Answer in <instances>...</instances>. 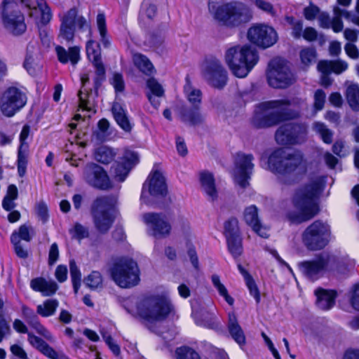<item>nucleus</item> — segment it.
<instances>
[{
    "instance_id": "nucleus-61",
    "label": "nucleus",
    "mask_w": 359,
    "mask_h": 359,
    "mask_svg": "<svg viewBox=\"0 0 359 359\" xmlns=\"http://www.w3.org/2000/svg\"><path fill=\"white\" fill-rule=\"evenodd\" d=\"M70 233L74 238L81 239L88 236V233L85 227L82 225L76 224L70 229Z\"/></svg>"
},
{
    "instance_id": "nucleus-29",
    "label": "nucleus",
    "mask_w": 359,
    "mask_h": 359,
    "mask_svg": "<svg viewBox=\"0 0 359 359\" xmlns=\"http://www.w3.org/2000/svg\"><path fill=\"white\" fill-rule=\"evenodd\" d=\"M55 52L58 60L62 64L70 62L72 65H75L81 59V48L77 46L70 47L68 50L60 46H57Z\"/></svg>"
},
{
    "instance_id": "nucleus-28",
    "label": "nucleus",
    "mask_w": 359,
    "mask_h": 359,
    "mask_svg": "<svg viewBox=\"0 0 359 359\" xmlns=\"http://www.w3.org/2000/svg\"><path fill=\"white\" fill-rule=\"evenodd\" d=\"M28 341L32 346L50 359H70L63 353H58L41 339L30 333L28 334Z\"/></svg>"
},
{
    "instance_id": "nucleus-64",
    "label": "nucleus",
    "mask_w": 359,
    "mask_h": 359,
    "mask_svg": "<svg viewBox=\"0 0 359 359\" xmlns=\"http://www.w3.org/2000/svg\"><path fill=\"white\" fill-rule=\"evenodd\" d=\"M55 276L60 283L65 281L67 278V266L65 265H59L55 269Z\"/></svg>"
},
{
    "instance_id": "nucleus-16",
    "label": "nucleus",
    "mask_w": 359,
    "mask_h": 359,
    "mask_svg": "<svg viewBox=\"0 0 359 359\" xmlns=\"http://www.w3.org/2000/svg\"><path fill=\"white\" fill-rule=\"evenodd\" d=\"M247 39L256 46L266 49L278 42V34L272 25L265 22H258L249 27Z\"/></svg>"
},
{
    "instance_id": "nucleus-3",
    "label": "nucleus",
    "mask_w": 359,
    "mask_h": 359,
    "mask_svg": "<svg viewBox=\"0 0 359 359\" xmlns=\"http://www.w3.org/2000/svg\"><path fill=\"white\" fill-rule=\"evenodd\" d=\"M224 60L234 76L245 78L258 62L259 56L249 44H231L224 51Z\"/></svg>"
},
{
    "instance_id": "nucleus-21",
    "label": "nucleus",
    "mask_w": 359,
    "mask_h": 359,
    "mask_svg": "<svg viewBox=\"0 0 359 359\" xmlns=\"http://www.w3.org/2000/svg\"><path fill=\"white\" fill-rule=\"evenodd\" d=\"M83 178L88 184L100 189H107L111 185L107 172L95 163H89L85 167Z\"/></svg>"
},
{
    "instance_id": "nucleus-50",
    "label": "nucleus",
    "mask_w": 359,
    "mask_h": 359,
    "mask_svg": "<svg viewBox=\"0 0 359 359\" xmlns=\"http://www.w3.org/2000/svg\"><path fill=\"white\" fill-rule=\"evenodd\" d=\"M314 130L318 133L325 143L330 144L332 140V133L322 123H316L313 125Z\"/></svg>"
},
{
    "instance_id": "nucleus-62",
    "label": "nucleus",
    "mask_w": 359,
    "mask_h": 359,
    "mask_svg": "<svg viewBox=\"0 0 359 359\" xmlns=\"http://www.w3.org/2000/svg\"><path fill=\"white\" fill-rule=\"evenodd\" d=\"M245 283L250 294L255 299L257 302H259L260 299L259 292L252 278L247 277Z\"/></svg>"
},
{
    "instance_id": "nucleus-8",
    "label": "nucleus",
    "mask_w": 359,
    "mask_h": 359,
    "mask_svg": "<svg viewBox=\"0 0 359 359\" xmlns=\"http://www.w3.org/2000/svg\"><path fill=\"white\" fill-rule=\"evenodd\" d=\"M1 22L5 31L14 36H21L27 30L25 15L14 0H4L1 2Z\"/></svg>"
},
{
    "instance_id": "nucleus-32",
    "label": "nucleus",
    "mask_w": 359,
    "mask_h": 359,
    "mask_svg": "<svg viewBox=\"0 0 359 359\" xmlns=\"http://www.w3.org/2000/svg\"><path fill=\"white\" fill-rule=\"evenodd\" d=\"M317 306L322 310H328L334 304L336 292L334 290H328L318 288L315 290Z\"/></svg>"
},
{
    "instance_id": "nucleus-57",
    "label": "nucleus",
    "mask_w": 359,
    "mask_h": 359,
    "mask_svg": "<svg viewBox=\"0 0 359 359\" xmlns=\"http://www.w3.org/2000/svg\"><path fill=\"white\" fill-rule=\"evenodd\" d=\"M32 233L33 230L31 227L22 225L19 228L18 231H14L12 234H16L20 241L23 240L28 242L32 238Z\"/></svg>"
},
{
    "instance_id": "nucleus-9",
    "label": "nucleus",
    "mask_w": 359,
    "mask_h": 359,
    "mask_svg": "<svg viewBox=\"0 0 359 359\" xmlns=\"http://www.w3.org/2000/svg\"><path fill=\"white\" fill-rule=\"evenodd\" d=\"M60 22L58 36L63 40L73 41L76 34L87 31L90 34V25L87 19L79 13L76 8L60 13L59 15Z\"/></svg>"
},
{
    "instance_id": "nucleus-37",
    "label": "nucleus",
    "mask_w": 359,
    "mask_h": 359,
    "mask_svg": "<svg viewBox=\"0 0 359 359\" xmlns=\"http://www.w3.org/2000/svg\"><path fill=\"white\" fill-rule=\"evenodd\" d=\"M23 313L27 318L33 319L32 321L33 327L36 331L48 340H52V335L50 332L36 320V316L32 311L29 309H24Z\"/></svg>"
},
{
    "instance_id": "nucleus-33",
    "label": "nucleus",
    "mask_w": 359,
    "mask_h": 359,
    "mask_svg": "<svg viewBox=\"0 0 359 359\" xmlns=\"http://www.w3.org/2000/svg\"><path fill=\"white\" fill-rule=\"evenodd\" d=\"M111 110L117 124L126 132H130L132 125L123 107L118 102H114Z\"/></svg>"
},
{
    "instance_id": "nucleus-15",
    "label": "nucleus",
    "mask_w": 359,
    "mask_h": 359,
    "mask_svg": "<svg viewBox=\"0 0 359 359\" xmlns=\"http://www.w3.org/2000/svg\"><path fill=\"white\" fill-rule=\"evenodd\" d=\"M167 194V185L163 173L158 170H153L144 183L141 201L147 205L156 202Z\"/></svg>"
},
{
    "instance_id": "nucleus-13",
    "label": "nucleus",
    "mask_w": 359,
    "mask_h": 359,
    "mask_svg": "<svg viewBox=\"0 0 359 359\" xmlns=\"http://www.w3.org/2000/svg\"><path fill=\"white\" fill-rule=\"evenodd\" d=\"M27 100L25 89L10 86L0 96V111L6 117H13L26 106Z\"/></svg>"
},
{
    "instance_id": "nucleus-19",
    "label": "nucleus",
    "mask_w": 359,
    "mask_h": 359,
    "mask_svg": "<svg viewBox=\"0 0 359 359\" xmlns=\"http://www.w3.org/2000/svg\"><path fill=\"white\" fill-rule=\"evenodd\" d=\"M138 162V154L134 151L126 149L123 151L118 161L111 167V175L116 181L123 182L130 170Z\"/></svg>"
},
{
    "instance_id": "nucleus-47",
    "label": "nucleus",
    "mask_w": 359,
    "mask_h": 359,
    "mask_svg": "<svg viewBox=\"0 0 359 359\" xmlns=\"http://www.w3.org/2000/svg\"><path fill=\"white\" fill-rule=\"evenodd\" d=\"M285 21L291 26V35L294 39H300L303 33V24L300 20H296L292 16H285Z\"/></svg>"
},
{
    "instance_id": "nucleus-53",
    "label": "nucleus",
    "mask_w": 359,
    "mask_h": 359,
    "mask_svg": "<svg viewBox=\"0 0 359 359\" xmlns=\"http://www.w3.org/2000/svg\"><path fill=\"white\" fill-rule=\"evenodd\" d=\"M87 286L91 288H97L102 283L101 274L97 271H93L84 280Z\"/></svg>"
},
{
    "instance_id": "nucleus-10",
    "label": "nucleus",
    "mask_w": 359,
    "mask_h": 359,
    "mask_svg": "<svg viewBox=\"0 0 359 359\" xmlns=\"http://www.w3.org/2000/svg\"><path fill=\"white\" fill-rule=\"evenodd\" d=\"M139 272L137 263L128 258L116 260L110 268L112 280L123 288L136 285L140 280Z\"/></svg>"
},
{
    "instance_id": "nucleus-45",
    "label": "nucleus",
    "mask_w": 359,
    "mask_h": 359,
    "mask_svg": "<svg viewBox=\"0 0 359 359\" xmlns=\"http://www.w3.org/2000/svg\"><path fill=\"white\" fill-rule=\"evenodd\" d=\"M156 13V8L154 5L144 1L142 4L140 13V20L146 22L147 20H151Z\"/></svg>"
},
{
    "instance_id": "nucleus-51",
    "label": "nucleus",
    "mask_w": 359,
    "mask_h": 359,
    "mask_svg": "<svg viewBox=\"0 0 359 359\" xmlns=\"http://www.w3.org/2000/svg\"><path fill=\"white\" fill-rule=\"evenodd\" d=\"M176 355L177 359H201L196 351L187 346L178 348Z\"/></svg>"
},
{
    "instance_id": "nucleus-39",
    "label": "nucleus",
    "mask_w": 359,
    "mask_h": 359,
    "mask_svg": "<svg viewBox=\"0 0 359 359\" xmlns=\"http://www.w3.org/2000/svg\"><path fill=\"white\" fill-rule=\"evenodd\" d=\"M97 27L100 36V41L103 46L107 48L110 45V41L107 36L106 18L104 14L99 13L96 18Z\"/></svg>"
},
{
    "instance_id": "nucleus-58",
    "label": "nucleus",
    "mask_w": 359,
    "mask_h": 359,
    "mask_svg": "<svg viewBox=\"0 0 359 359\" xmlns=\"http://www.w3.org/2000/svg\"><path fill=\"white\" fill-rule=\"evenodd\" d=\"M320 13V8L313 4H310L304 9V15L307 20H315L318 18Z\"/></svg>"
},
{
    "instance_id": "nucleus-22",
    "label": "nucleus",
    "mask_w": 359,
    "mask_h": 359,
    "mask_svg": "<svg viewBox=\"0 0 359 359\" xmlns=\"http://www.w3.org/2000/svg\"><path fill=\"white\" fill-rule=\"evenodd\" d=\"M31 133V127L29 125L23 126L20 135V144L18 149V156L16 165L18 168V175L21 177L26 174L28 158L29 154V144L28 138Z\"/></svg>"
},
{
    "instance_id": "nucleus-59",
    "label": "nucleus",
    "mask_w": 359,
    "mask_h": 359,
    "mask_svg": "<svg viewBox=\"0 0 359 359\" xmlns=\"http://www.w3.org/2000/svg\"><path fill=\"white\" fill-rule=\"evenodd\" d=\"M110 83L114 88L116 93L123 91L125 84L121 74L114 73L110 79Z\"/></svg>"
},
{
    "instance_id": "nucleus-42",
    "label": "nucleus",
    "mask_w": 359,
    "mask_h": 359,
    "mask_svg": "<svg viewBox=\"0 0 359 359\" xmlns=\"http://www.w3.org/2000/svg\"><path fill=\"white\" fill-rule=\"evenodd\" d=\"M226 238L229 252L235 258L239 257L243 252L241 236L228 237Z\"/></svg>"
},
{
    "instance_id": "nucleus-20",
    "label": "nucleus",
    "mask_w": 359,
    "mask_h": 359,
    "mask_svg": "<svg viewBox=\"0 0 359 359\" xmlns=\"http://www.w3.org/2000/svg\"><path fill=\"white\" fill-rule=\"evenodd\" d=\"M306 128L303 126H293L285 123L281 126L276 132V140L280 144H293L304 141Z\"/></svg>"
},
{
    "instance_id": "nucleus-48",
    "label": "nucleus",
    "mask_w": 359,
    "mask_h": 359,
    "mask_svg": "<svg viewBox=\"0 0 359 359\" xmlns=\"http://www.w3.org/2000/svg\"><path fill=\"white\" fill-rule=\"evenodd\" d=\"M300 59L302 65L306 67L315 62L316 59V53L313 48H304L300 52Z\"/></svg>"
},
{
    "instance_id": "nucleus-54",
    "label": "nucleus",
    "mask_w": 359,
    "mask_h": 359,
    "mask_svg": "<svg viewBox=\"0 0 359 359\" xmlns=\"http://www.w3.org/2000/svg\"><path fill=\"white\" fill-rule=\"evenodd\" d=\"M254 4L258 9L266 13L271 16L274 17L276 15V10L272 4L269 1L266 0H254Z\"/></svg>"
},
{
    "instance_id": "nucleus-23",
    "label": "nucleus",
    "mask_w": 359,
    "mask_h": 359,
    "mask_svg": "<svg viewBox=\"0 0 359 359\" xmlns=\"http://www.w3.org/2000/svg\"><path fill=\"white\" fill-rule=\"evenodd\" d=\"M22 2L28 8L29 16L35 20L39 29L51 21L52 11L46 2H31L27 0H22Z\"/></svg>"
},
{
    "instance_id": "nucleus-55",
    "label": "nucleus",
    "mask_w": 359,
    "mask_h": 359,
    "mask_svg": "<svg viewBox=\"0 0 359 359\" xmlns=\"http://www.w3.org/2000/svg\"><path fill=\"white\" fill-rule=\"evenodd\" d=\"M88 94L83 93V90L81 89L79 92V108L83 111H86L90 114H95V110L94 108L90 104L88 100H87Z\"/></svg>"
},
{
    "instance_id": "nucleus-17",
    "label": "nucleus",
    "mask_w": 359,
    "mask_h": 359,
    "mask_svg": "<svg viewBox=\"0 0 359 359\" xmlns=\"http://www.w3.org/2000/svg\"><path fill=\"white\" fill-rule=\"evenodd\" d=\"M267 77L269 84L275 88H286L294 81L287 63L280 58H275L271 60Z\"/></svg>"
},
{
    "instance_id": "nucleus-1",
    "label": "nucleus",
    "mask_w": 359,
    "mask_h": 359,
    "mask_svg": "<svg viewBox=\"0 0 359 359\" xmlns=\"http://www.w3.org/2000/svg\"><path fill=\"white\" fill-rule=\"evenodd\" d=\"M324 183L323 177H317L295 191L292 198L294 210L288 213L290 219L299 223L311 219L318 213L317 198Z\"/></svg>"
},
{
    "instance_id": "nucleus-43",
    "label": "nucleus",
    "mask_w": 359,
    "mask_h": 359,
    "mask_svg": "<svg viewBox=\"0 0 359 359\" xmlns=\"http://www.w3.org/2000/svg\"><path fill=\"white\" fill-rule=\"evenodd\" d=\"M211 279L214 287L217 290L219 294L224 297L230 306H232L234 303V299L229 294L226 287L221 283L219 277L217 275H213Z\"/></svg>"
},
{
    "instance_id": "nucleus-52",
    "label": "nucleus",
    "mask_w": 359,
    "mask_h": 359,
    "mask_svg": "<svg viewBox=\"0 0 359 359\" xmlns=\"http://www.w3.org/2000/svg\"><path fill=\"white\" fill-rule=\"evenodd\" d=\"M70 274L75 292H77L81 282V272L74 260L69 262Z\"/></svg>"
},
{
    "instance_id": "nucleus-24",
    "label": "nucleus",
    "mask_w": 359,
    "mask_h": 359,
    "mask_svg": "<svg viewBox=\"0 0 359 359\" xmlns=\"http://www.w3.org/2000/svg\"><path fill=\"white\" fill-rule=\"evenodd\" d=\"M251 155L238 154L235 161V167L232 175L235 182L244 188L248 184V179L252 172L253 164Z\"/></svg>"
},
{
    "instance_id": "nucleus-56",
    "label": "nucleus",
    "mask_w": 359,
    "mask_h": 359,
    "mask_svg": "<svg viewBox=\"0 0 359 359\" xmlns=\"http://www.w3.org/2000/svg\"><path fill=\"white\" fill-rule=\"evenodd\" d=\"M333 13L334 15L339 16L340 18L343 17L346 20L351 21L353 24H355V20H359V16H355V15L352 14L351 12L346 9L340 8L337 6L333 8Z\"/></svg>"
},
{
    "instance_id": "nucleus-14",
    "label": "nucleus",
    "mask_w": 359,
    "mask_h": 359,
    "mask_svg": "<svg viewBox=\"0 0 359 359\" xmlns=\"http://www.w3.org/2000/svg\"><path fill=\"white\" fill-rule=\"evenodd\" d=\"M331 236L330 226L325 222L315 221L302 233V242L310 250H319L329 243Z\"/></svg>"
},
{
    "instance_id": "nucleus-12",
    "label": "nucleus",
    "mask_w": 359,
    "mask_h": 359,
    "mask_svg": "<svg viewBox=\"0 0 359 359\" xmlns=\"http://www.w3.org/2000/svg\"><path fill=\"white\" fill-rule=\"evenodd\" d=\"M117 203L115 196H102L97 198L93 204V217L97 230L106 232L114 221V208Z\"/></svg>"
},
{
    "instance_id": "nucleus-38",
    "label": "nucleus",
    "mask_w": 359,
    "mask_h": 359,
    "mask_svg": "<svg viewBox=\"0 0 359 359\" xmlns=\"http://www.w3.org/2000/svg\"><path fill=\"white\" fill-rule=\"evenodd\" d=\"M58 302L55 299H47L36 307V312L42 317H48L53 316L57 306Z\"/></svg>"
},
{
    "instance_id": "nucleus-36",
    "label": "nucleus",
    "mask_w": 359,
    "mask_h": 359,
    "mask_svg": "<svg viewBox=\"0 0 359 359\" xmlns=\"http://www.w3.org/2000/svg\"><path fill=\"white\" fill-rule=\"evenodd\" d=\"M147 88L150 93L148 94V99L151 104L155 107H158L159 102L156 100L154 97H160L163 95L164 90L162 86L154 79H150L147 81Z\"/></svg>"
},
{
    "instance_id": "nucleus-46",
    "label": "nucleus",
    "mask_w": 359,
    "mask_h": 359,
    "mask_svg": "<svg viewBox=\"0 0 359 359\" xmlns=\"http://www.w3.org/2000/svg\"><path fill=\"white\" fill-rule=\"evenodd\" d=\"M184 92L189 102L194 106L197 107L201 102V93L198 89L188 83L184 86Z\"/></svg>"
},
{
    "instance_id": "nucleus-5",
    "label": "nucleus",
    "mask_w": 359,
    "mask_h": 359,
    "mask_svg": "<svg viewBox=\"0 0 359 359\" xmlns=\"http://www.w3.org/2000/svg\"><path fill=\"white\" fill-rule=\"evenodd\" d=\"M142 219L147 227V231L155 237H165L171 231V224L183 231L189 230L188 220L182 217H175L170 213L147 212L142 215Z\"/></svg>"
},
{
    "instance_id": "nucleus-41",
    "label": "nucleus",
    "mask_w": 359,
    "mask_h": 359,
    "mask_svg": "<svg viewBox=\"0 0 359 359\" xmlns=\"http://www.w3.org/2000/svg\"><path fill=\"white\" fill-rule=\"evenodd\" d=\"M116 153L113 149L102 146L99 147L95 153V158L104 164L109 163L115 157Z\"/></svg>"
},
{
    "instance_id": "nucleus-49",
    "label": "nucleus",
    "mask_w": 359,
    "mask_h": 359,
    "mask_svg": "<svg viewBox=\"0 0 359 359\" xmlns=\"http://www.w3.org/2000/svg\"><path fill=\"white\" fill-rule=\"evenodd\" d=\"M36 50V46L33 44H29L27 47V53L24 62V67L29 74L34 72V65L35 59L33 53Z\"/></svg>"
},
{
    "instance_id": "nucleus-4",
    "label": "nucleus",
    "mask_w": 359,
    "mask_h": 359,
    "mask_svg": "<svg viewBox=\"0 0 359 359\" xmlns=\"http://www.w3.org/2000/svg\"><path fill=\"white\" fill-rule=\"evenodd\" d=\"M263 166L271 172L280 175H297L304 173L306 164L301 154H285L283 149L274 151L268 158H262Z\"/></svg>"
},
{
    "instance_id": "nucleus-6",
    "label": "nucleus",
    "mask_w": 359,
    "mask_h": 359,
    "mask_svg": "<svg viewBox=\"0 0 359 359\" xmlns=\"http://www.w3.org/2000/svg\"><path fill=\"white\" fill-rule=\"evenodd\" d=\"M140 316L147 321H162L175 314V309L167 294L156 295L141 303L137 307Z\"/></svg>"
},
{
    "instance_id": "nucleus-31",
    "label": "nucleus",
    "mask_w": 359,
    "mask_h": 359,
    "mask_svg": "<svg viewBox=\"0 0 359 359\" xmlns=\"http://www.w3.org/2000/svg\"><path fill=\"white\" fill-rule=\"evenodd\" d=\"M31 288L41 292L43 296H50L57 290V285L53 280H47L43 278H36L31 280Z\"/></svg>"
},
{
    "instance_id": "nucleus-26",
    "label": "nucleus",
    "mask_w": 359,
    "mask_h": 359,
    "mask_svg": "<svg viewBox=\"0 0 359 359\" xmlns=\"http://www.w3.org/2000/svg\"><path fill=\"white\" fill-rule=\"evenodd\" d=\"M243 219L245 223L250 226L258 236L262 238H268V229L262 224L259 218L258 209L255 205H251L245 208L243 211Z\"/></svg>"
},
{
    "instance_id": "nucleus-35",
    "label": "nucleus",
    "mask_w": 359,
    "mask_h": 359,
    "mask_svg": "<svg viewBox=\"0 0 359 359\" xmlns=\"http://www.w3.org/2000/svg\"><path fill=\"white\" fill-rule=\"evenodd\" d=\"M346 97L352 109L359 110V86L352 82H346Z\"/></svg>"
},
{
    "instance_id": "nucleus-30",
    "label": "nucleus",
    "mask_w": 359,
    "mask_h": 359,
    "mask_svg": "<svg viewBox=\"0 0 359 359\" xmlns=\"http://www.w3.org/2000/svg\"><path fill=\"white\" fill-rule=\"evenodd\" d=\"M199 182L201 189L210 199L214 200L217 198V191L212 173L206 170L201 171L199 173Z\"/></svg>"
},
{
    "instance_id": "nucleus-63",
    "label": "nucleus",
    "mask_w": 359,
    "mask_h": 359,
    "mask_svg": "<svg viewBox=\"0 0 359 359\" xmlns=\"http://www.w3.org/2000/svg\"><path fill=\"white\" fill-rule=\"evenodd\" d=\"M325 93L322 90H317L314 94V107L317 111L321 110L325 104Z\"/></svg>"
},
{
    "instance_id": "nucleus-40",
    "label": "nucleus",
    "mask_w": 359,
    "mask_h": 359,
    "mask_svg": "<svg viewBox=\"0 0 359 359\" xmlns=\"http://www.w3.org/2000/svg\"><path fill=\"white\" fill-rule=\"evenodd\" d=\"M134 65L143 73L151 74L153 71V65L149 60L140 53H134L133 55Z\"/></svg>"
},
{
    "instance_id": "nucleus-11",
    "label": "nucleus",
    "mask_w": 359,
    "mask_h": 359,
    "mask_svg": "<svg viewBox=\"0 0 359 359\" xmlns=\"http://www.w3.org/2000/svg\"><path fill=\"white\" fill-rule=\"evenodd\" d=\"M299 269L309 279L315 280L325 273L337 270L339 264L337 259L327 252H323L314 259L299 264Z\"/></svg>"
},
{
    "instance_id": "nucleus-7",
    "label": "nucleus",
    "mask_w": 359,
    "mask_h": 359,
    "mask_svg": "<svg viewBox=\"0 0 359 359\" xmlns=\"http://www.w3.org/2000/svg\"><path fill=\"white\" fill-rule=\"evenodd\" d=\"M290 102L287 100L265 102L258 105L255 111L253 123L257 127L270 126L287 118L285 111Z\"/></svg>"
},
{
    "instance_id": "nucleus-18",
    "label": "nucleus",
    "mask_w": 359,
    "mask_h": 359,
    "mask_svg": "<svg viewBox=\"0 0 359 359\" xmlns=\"http://www.w3.org/2000/svg\"><path fill=\"white\" fill-rule=\"evenodd\" d=\"M203 77L215 88H223L227 81V72L218 60L205 61L202 66Z\"/></svg>"
},
{
    "instance_id": "nucleus-44",
    "label": "nucleus",
    "mask_w": 359,
    "mask_h": 359,
    "mask_svg": "<svg viewBox=\"0 0 359 359\" xmlns=\"http://www.w3.org/2000/svg\"><path fill=\"white\" fill-rule=\"evenodd\" d=\"M224 235L226 238L240 236L238 221L236 218H230L225 222Z\"/></svg>"
},
{
    "instance_id": "nucleus-34",
    "label": "nucleus",
    "mask_w": 359,
    "mask_h": 359,
    "mask_svg": "<svg viewBox=\"0 0 359 359\" xmlns=\"http://www.w3.org/2000/svg\"><path fill=\"white\" fill-rule=\"evenodd\" d=\"M228 329L232 338L239 344L243 345L245 342L244 333L239 325L235 313H229L228 316Z\"/></svg>"
},
{
    "instance_id": "nucleus-27",
    "label": "nucleus",
    "mask_w": 359,
    "mask_h": 359,
    "mask_svg": "<svg viewBox=\"0 0 359 359\" xmlns=\"http://www.w3.org/2000/svg\"><path fill=\"white\" fill-rule=\"evenodd\" d=\"M86 50L87 57L93 63L97 75L104 76L105 69L101 60V49L99 43L93 39H89L86 42Z\"/></svg>"
},
{
    "instance_id": "nucleus-2",
    "label": "nucleus",
    "mask_w": 359,
    "mask_h": 359,
    "mask_svg": "<svg viewBox=\"0 0 359 359\" xmlns=\"http://www.w3.org/2000/svg\"><path fill=\"white\" fill-rule=\"evenodd\" d=\"M226 0H208L207 8L210 17L219 26L233 28L249 22L252 17L250 9L239 2Z\"/></svg>"
},
{
    "instance_id": "nucleus-25",
    "label": "nucleus",
    "mask_w": 359,
    "mask_h": 359,
    "mask_svg": "<svg viewBox=\"0 0 359 359\" xmlns=\"http://www.w3.org/2000/svg\"><path fill=\"white\" fill-rule=\"evenodd\" d=\"M348 63L343 60H322L318 64V70L323 74L321 83L324 86L330 84V81L327 75L330 73L336 74H341L348 69Z\"/></svg>"
},
{
    "instance_id": "nucleus-60",
    "label": "nucleus",
    "mask_w": 359,
    "mask_h": 359,
    "mask_svg": "<svg viewBox=\"0 0 359 359\" xmlns=\"http://www.w3.org/2000/svg\"><path fill=\"white\" fill-rule=\"evenodd\" d=\"M11 240L13 245H14L15 251L17 255L21 258L26 257L27 256V252L22 248L18 236L16 234H12Z\"/></svg>"
}]
</instances>
